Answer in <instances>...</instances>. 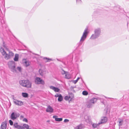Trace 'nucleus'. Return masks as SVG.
<instances>
[{"mask_svg": "<svg viewBox=\"0 0 129 129\" xmlns=\"http://www.w3.org/2000/svg\"><path fill=\"white\" fill-rule=\"evenodd\" d=\"M8 53L6 52L4 48L1 47L0 49V51L4 58L6 60H8L13 57L14 55V53L12 52L9 51Z\"/></svg>", "mask_w": 129, "mask_h": 129, "instance_id": "1", "label": "nucleus"}, {"mask_svg": "<svg viewBox=\"0 0 129 129\" xmlns=\"http://www.w3.org/2000/svg\"><path fill=\"white\" fill-rule=\"evenodd\" d=\"M19 83L21 86L27 88H31L32 83L29 80H20Z\"/></svg>", "mask_w": 129, "mask_h": 129, "instance_id": "2", "label": "nucleus"}, {"mask_svg": "<svg viewBox=\"0 0 129 129\" xmlns=\"http://www.w3.org/2000/svg\"><path fill=\"white\" fill-rule=\"evenodd\" d=\"M101 31V29L100 28H97L95 29L94 31V34L92 35L90 39H94L98 38L100 35Z\"/></svg>", "mask_w": 129, "mask_h": 129, "instance_id": "3", "label": "nucleus"}, {"mask_svg": "<svg viewBox=\"0 0 129 129\" xmlns=\"http://www.w3.org/2000/svg\"><path fill=\"white\" fill-rule=\"evenodd\" d=\"M97 99L96 98H93L88 101L86 104L87 107L88 108L91 107L96 102Z\"/></svg>", "mask_w": 129, "mask_h": 129, "instance_id": "4", "label": "nucleus"}, {"mask_svg": "<svg viewBox=\"0 0 129 129\" xmlns=\"http://www.w3.org/2000/svg\"><path fill=\"white\" fill-rule=\"evenodd\" d=\"M9 68L11 69L12 71L13 72H16V71L15 68V62L13 61L9 62L8 63Z\"/></svg>", "mask_w": 129, "mask_h": 129, "instance_id": "5", "label": "nucleus"}, {"mask_svg": "<svg viewBox=\"0 0 129 129\" xmlns=\"http://www.w3.org/2000/svg\"><path fill=\"white\" fill-rule=\"evenodd\" d=\"M88 34V32L87 31V29L86 28L84 30L83 34L80 40V43L83 42L85 40Z\"/></svg>", "mask_w": 129, "mask_h": 129, "instance_id": "6", "label": "nucleus"}, {"mask_svg": "<svg viewBox=\"0 0 129 129\" xmlns=\"http://www.w3.org/2000/svg\"><path fill=\"white\" fill-rule=\"evenodd\" d=\"M35 83L36 84H41L44 85L45 84L44 81L40 78L37 77L35 78Z\"/></svg>", "mask_w": 129, "mask_h": 129, "instance_id": "7", "label": "nucleus"}, {"mask_svg": "<svg viewBox=\"0 0 129 129\" xmlns=\"http://www.w3.org/2000/svg\"><path fill=\"white\" fill-rule=\"evenodd\" d=\"M74 98V94L72 93H69V96H66L64 99L66 100L67 101L68 100L69 101H70L73 100Z\"/></svg>", "mask_w": 129, "mask_h": 129, "instance_id": "8", "label": "nucleus"}, {"mask_svg": "<svg viewBox=\"0 0 129 129\" xmlns=\"http://www.w3.org/2000/svg\"><path fill=\"white\" fill-rule=\"evenodd\" d=\"M20 116V114L18 113L17 112H13L11 114L10 117L13 120H14L16 119L17 117H19Z\"/></svg>", "mask_w": 129, "mask_h": 129, "instance_id": "9", "label": "nucleus"}, {"mask_svg": "<svg viewBox=\"0 0 129 129\" xmlns=\"http://www.w3.org/2000/svg\"><path fill=\"white\" fill-rule=\"evenodd\" d=\"M107 120V118L106 117H103L101 118L100 122L99 123V124L106 122Z\"/></svg>", "mask_w": 129, "mask_h": 129, "instance_id": "10", "label": "nucleus"}, {"mask_svg": "<svg viewBox=\"0 0 129 129\" xmlns=\"http://www.w3.org/2000/svg\"><path fill=\"white\" fill-rule=\"evenodd\" d=\"M46 111L47 112L52 113L53 112V109L50 106L48 105Z\"/></svg>", "mask_w": 129, "mask_h": 129, "instance_id": "11", "label": "nucleus"}, {"mask_svg": "<svg viewBox=\"0 0 129 129\" xmlns=\"http://www.w3.org/2000/svg\"><path fill=\"white\" fill-rule=\"evenodd\" d=\"M13 102L16 105L18 106H21L23 104L22 102L21 101H19L17 100H14Z\"/></svg>", "mask_w": 129, "mask_h": 129, "instance_id": "12", "label": "nucleus"}, {"mask_svg": "<svg viewBox=\"0 0 129 129\" xmlns=\"http://www.w3.org/2000/svg\"><path fill=\"white\" fill-rule=\"evenodd\" d=\"M7 126V122L4 121L2 123L1 127V129H6Z\"/></svg>", "mask_w": 129, "mask_h": 129, "instance_id": "13", "label": "nucleus"}, {"mask_svg": "<svg viewBox=\"0 0 129 129\" xmlns=\"http://www.w3.org/2000/svg\"><path fill=\"white\" fill-rule=\"evenodd\" d=\"M50 88L56 92H58L60 90L58 88L55 87L53 86H50Z\"/></svg>", "mask_w": 129, "mask_h": 129, "instance_id": "14", "label": "nucleus"}, {"mask_svg": "<svg viewBox=\"0 0 129 129\" xmlns=\"http://www.w3.org/2000/svg\"><path fill=\"white\" fill-rule=\"evenodd\" d=\"M24 64L26 67H27L29 65V62L28 61L26 60L25 59H24L23 60Z\"/></svg>", "mask_w": 129, "mask_h": 129, "instance_id": "15", "label": "nucleus"}, {"mask_svg": "<svg viewBox=\"0 0 129 129\" xmlns=\"http://www.w3.org/2000/svg\"><path fill=\"white\" fill-rule=\"evenodd\" d=\"M14 126L15 128H17L19 129H22V126L18 125L17 123H15L14 124Z\"/></svg>", "mask_w": 129, "mask_h": 129, "instance_id": "16", "label": "nucleus"}, {"mask_svg": "<svg viewBox=\"0 0 129 129\" xmlns=\"http://www.w3.org/2000/svg\"><path fill=\"white\" fill-rule=\"evenodd\" d=\"M84 118L85 119L86 121L87 122H90L91 121L90 117L89 116H85L84 117Z\"/></svg>", "mask_w": 129, "mask_h": 129, "instance_id": "17", "label": "nucleus"}, {"mask_svg": "<svg viewBox=\"0 0 129 129\" xmlns=\"http://www.w3.org/2000/svg\"><path fill=\"white\" fill-rule=\"evenodd\" d=\"M57 116H53V118L55 119V120L56 121H62V118H56Z\"/></svg>", "mask_w": 129, "mask_h": 129, "instance_id": "18", "label": "nucleus"}, {"mask_svg": "<svg viewBox=\"0 0 129 129\" xmlns=\"http://www.w3.org/2000/svg\"><path fill=\"white\" fill-rule=\"evenodd\" d=\"M65 78L67 79H69L71 77V75L68 72H66L65 75Z\"/></svg>", "mask_w": 129, "mask_h": 129, "instance_id": "19", "label": "nucleus"}, {"mask_svg": "<svg viewBox=\"0 0 129 129\" xmlns=\"http://www.w3.org/2000/svg\"><path fill=\"white\" fill-rule=\"evenodd\" d=\"M83 127V125L80 124L76 127L75 128V129H82Z\"/></svg>", "mask_w": 129, "mask_h": 129, "instance_id": "20", "label": "nucleus"}, {"mask_svg": "<svg viewBox=\"0 0 129 129\" xmlns=\"http://www.w3.org/2000/svg\"><path fill=\"white\" fill-rule=\"evenodd\" d=\"M19 58V55L18 54H16L15 55V57L14 58V60L15 61H18Z\"/></svg>", "mask_w": 129, "mask_h": 129, "instance_id": "21", "label": "nucleus"}, {"mask_svg": "<svg viewBox=\"0 0 129 129\" xmlns=\"http://www.w3.org/2000/svg\"><path fill=\"white\" fill-rule=\"evenodd\" d=\"M22 129H23L24 128L27 129L29 128V126L28 124H23L22 126Z\"/></svg>", "mask_w": 129, "mask_h": 129, "instance_id": "22", "label": "nucleus"}, {"mask_svg": "<svg viewBox=\"0 0 129 129\" xmlns=\"http://www.w3.org/2000/svg\"><path fill=\"white\" fill-rule=\"evenodd\" d=\"M63 99L62 96L61 94H60V96L58 97V100L59 102H61L62 101Z\"/></svg>", "mask_w": 129, "mask_h": 129, "instance_id": "23", "label": "nucleus"}, {"mask_svg": "<svg viewBox=\"0 0 129 129\" xmlns=\"http://www.w3.org/2000/svg\"><path fill=\"white\" fill-rule=\"evenodd\" d=\"M43 59H44L45 60V61L46 62H49L52 60V59L47 58V57H44Z\"/></svg>", "mask_w": 129, "mask_h": 129, "instance_id": "24", "label": "nucleus"}, {"mask_svg": "<svg viewBox=\"0 0 129 129\" xmlns=\"http://www.w3.org/2000/svg\"><path fill=\"white\" fill-rule=\"evenodd\" d=\"M22 95L23 97L24 98L27 97L28 96V94L26 93L23 92L22 93Z\"/></svg>", "mask_w": 129, "mask_h": 129, "instance_id": "25", "label": "nucleus"}, {"mask_svg": "<svg viewBox=\"0 0 129 129\" xmlns=\"http://www.w3.org/2000/svg\"><path fill=\"white\" fill-rule=\"evenodd\" d=\"M39 72L41 76H43L44 74V72L42 70H39Z\"/></svg>", "mask_w": 129, "mask_h": 129, "instance_id": "26", "label": "nucleus"}, {"mask_svg": "<svg viewBox=\"0 0 129 129\" xmlns=\"http://www.w3.org/2000/svg\"><path fill=\"white\" fill-rule=\"evenodd\" d=\"M3 46L4 47V48H5L7 50H8V48L7 46L5 44L4 42H3Z\"/></svg>", "mask_w": 129, "mask_h": 129, "instance_id": "27", "label": "nucleus"}, {"mask_svg": "<svg viewBox=\"0 0 129 129\" xmlns=\"http://www.w3.org/2000/svg\"><path fill=\"white\" fill-rule=\"evenodd\" d=\"M100 124H99V123L97 124L94 123L92 125V126L94 128H96Z\"/></svg>", "mask_w": 129, "mask_h": 129, "instance_id": "28", "label": "nucleus"}, {"mask_svg": "<svg viewBox=\"0 0 129 129\" xmlns=\"http://www.w3.org/2000/svg\"><path fill=\"white\" fill-rule=\"evenodd\" d=\"M82 93L83 95H87L88 94V92L85 91H83Z\"/></svg>", "mask_w": 129, "mask_h": 129, "instance_id": "29", "label": "nucleus"}, {"mask_svg": "<svg viewBox=\"0 0 129 129\" xmlns=\"http://www.w3.org/2000/svg\"><path fill=\"white\" fill-rule=\"evenodd\" d=\"M80 78L78 77L77 79L75 80H74L73 81V82L75 84H76L78 82V80Z\"/></svg>", "mask_w": 129, "mask_h": 129, "instance_id": "30", "label": "nucleus"}, {"mask_svg": "<svg viewBox=\"0 0 129 129\" xmlns=\"http://www.w3.org/2000/svg\"><path fill=\"white\" fill-rule=\"evenodd\" d=\"M66 72H66L64 71L63 70H62V71L61 72V73L62 75H65V74H66Z\"/></svg>", "mask_w": 129, "mask_h": 129, "instance_id": "31", "label": "nucleus"}, {"mask_svg": "<svg viewBox=\"0 0 129 129\" xmlns=\"http://www.w3.org/2000/svg\"><path fill=\"white\" fill-rule=\"evenodd\" d=\"M9 123L11 125H12L13 124V121L11 120H9Z\"/></svg>", "mask_w": 129, "mask_h": 129, "instance_id": "32", "label": "nucleus"}, {"mask_svg": "<svg viewBox=\"0 0 129 129\" xmlns=\"http://www.w3.org/2000/svg\"><path fill=\"white\" fill-rule=\"evenodd\" d=\"M22 120L23 121L25 122H28V120L26 118H24Z\"/></svg>", "mask_w": 129, "mask_h": 129, "instance_id": "33", "label": "nucleus"}, {"mask_svg": "<svg viewBox=\"0 0 129 129\" xmlns=\"http://www.w3.org/2000/svg\"><path fill=\"white\" fill-rule=\"evenodd\" d=\"M17 69L19 72H21V68L20 67H18L17 68Z\"/></svg>", "mask_w": 129, "mask_h": 129, "instance_id": "34", "label": "nucleus"}, {"mask_svg": "<svg viewBox=\"0 0 129 129\" xmlns=\"http://www.w3.org/2000/svg\"><path fill=\"white\" fill-rule=\"evenodd\" d=\"M122 120H121L119 122V126L122 125Z\"/></svg>", "mask_w": 129, "mask_h": 129, "instance_id": "35", "label": "nucleus"}, {"mask_svg": "<svg viewBox=\"0 0 129 129\" xmlns=\"http://www.w3.org/2000/svg\"><path fill=\"white\" fill-rule=\"evenodd\" d=\"M76 2L77 3H81V0H76Z\"/></svg>", "mask_w": 129, "mask_h": 129, "instance_id": "36", "label": "nucleus"}, {"mask_svg": "<svg viewBox=\"0 0 129 129\" xmlns=\"http://www.w3.org/2000/svg\"><path fill=\"white\" fill-rule=\"evenodd\" d=\"M69 120L68 119H65L64 120V122H68L69 121Z\"/></svg>", "mask_w": 129, "mask_h": 129, "instance_id": "37", "label": "nucleus"}, {"mask_svg": "<svg viewBox=\"0 0 129 129\" xmlns=\"http://www.w3.org/2000/svg\"><path fill=\"white\" fill-rule=\"evenodd\" d=\"M60 94H55V97H59V96H60Z\"/></svg>", "mask_w": 129, "mask_h": 129, "instance_id": "38", "label": "nucleus"}, {"mask_svg": "<svg viewBox=\"0 0 129 129\" xmlns=\"http://www.w3.org/2000/svg\"><path fill=\"white\" fill-rule=\"evenodd\" d=\"M24 118V116L23 115H21L20 117V119H22Z\"/></svg>", "mask_w": 129, "mask_h": 129, "instance_id": "39", "label": "nucleus"}, {"mask_svg": "<svg viewBox=\"0 0 129 129\" xmlns=\"http://www.w3.org/2000/svg\"><path fill=\"white\" fill-rule=\"evenodd\" d=\"M26 129H30L29 128H27Z\"/></svg>", "mask_w": 129, "mask_h": 129, "instance_id": "40", "label": "nucleus"}]
</instances>
